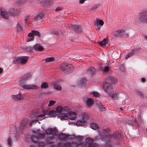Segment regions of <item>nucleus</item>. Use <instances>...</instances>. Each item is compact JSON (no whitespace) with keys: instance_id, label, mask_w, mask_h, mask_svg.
<instances>
[{"instance_id":"1","label":"nucleus","mask_w":147,"mask_h":147,"mask_svg":"<svg viewBox=\"0 0 147 147\" xmlns=\"http://www.w3.org/2000/svg\"><path fill=\"white\" fill-rule=\"evenodd\" d=\"M109 132V129H106L104 130L102 133H100L98 131V134L100 138L102 140H105L106 141L110 140V139L117 140L121 136L120 135H118V133H114L112 135L107 134Z\"/></svg>"},{"instance_id":"2","label":"nucleus","mask_w":147,"mask_h":147,"mask_svg":"<svg viewBox=\"0 0 147 147\" xmlns=\"http://www.w3.org/2000/svg\"><path fill=\"white\" fill-rule=\"evenodd\" d=\"M98 137L96 136L94 138V140L95 141L98 140ZM86 146L87 147H98L97 144L93 143V139L90 137L86 138L85 140Z\"/></svg>"},{"instance_id":"3","label":"nucleus","mask_w":147,"mask_h":147,"mask_svg":"<svg viewBox=\"0 0 147 147\" xmlns=\"http://www.w3.org/2000/svg\"><path fill=\"white\" fill-rule=\"evenodd\" d=\"M63 113H61L59 115V118L61 120L67 119L68 118V114L70 112L69 108L67 106L62 108Z\"/></svg>"},{"instance_id":"4","label":"nucleus","mask_w":147,"mask_h":147,"mask_svg":"<svg viewBox=\"0 0 147 147\" xmlns=\"http://www.w3.org/2000/svg\"><path fill=\"white\" fill-rule=\"evenodd\" d=\"M28 57L26 56H22L16 58L14 61L13 62L15 64L19 63L21 64H26Z\"/></svg>"},{"instance_id":"5","label":"nucleus","mask_w":147,"mask_h":147,"mask_svg":"<svg viewBox=\"0 0 147 147\" xmlns=\"http://www.w3.org/2000/svg\"><path fill=\"white\" fill-rule=\"evenodd\" d=\"M82 116V119H79L76 122V124L78 125H85L86 123V120L88 119L89 118L88 115L85 113Z\"/></svg>"},{"instance_id":"6","label":"nucleus","mask_w":147,"mask_h":147,"mask_svg":"<svg viewBox=\"0 0 147 147\" xmlns=\"http://www.w3.org/2000/svg\"><path fill=\"white\" fill-rule=\"evenodd\" d=\"M103 87L104 91L110 95L112 90V86L109 84L105 82L103 83Z\"/></svg>"},{"instance_id":"7","label":"nucleus","mask_w":147,"mask_h":147,"mask_svg":"<svg viewBox=\"0 0 147 147\" xmlns=\"http://www.w3.org/2000/svg\"><path fill=\"white\" fill-rule=\"evenodd\" d=\"M61 69L65 72L71 71L74 69L73 67L71 64L67 65L63 63L61 66Z\"/></svg>"},{"instance_id":"8","label":"nucleus","mask_w":147,"mask_h":147,"mask_svg":"<svg viewBox=\"0 0 147 147\" xmlns=\"http://www.w3.org/2000/svg\"><path fill=\"white\" fill-rule=\"evenodd\" d=\"M138 21L142 23L147 22V12H143L140 14V17L139 18Z\"/></svg>"},{"instance_id":"9","label":"nucleus","mask_w":147,"mask_h":147,"mask_svg":"<svg viewBox=\"0 0 147 147\" xmlns=\"http://www.w3.org/2000/svg\"><path fill=\"white\" fill-rule=\"evenodd\" d=\"M70 27L76 33H79L82 30V26L80 25H73Z\"/></svg>"},{"instance_id":"10","label":"nucleus","mask_w":147,"mask_h":147,"mask_svg":"<svg viewBox=\"0 0 147 147\" xmlns=\"http://www.w3.org/2000/svg\"><path fill=\"white\" fill-rule=\"evenodd\" d=\"M57 132V130L55 128H49L46 129L45 131V132L48 135L52 134L54 136H56V134Z\"/></svg>"},{"instance_id":"11","label":"nucleus","mask_w":147,"mask_h":147,"mask_svg":"<svg viewBox=\"0 0 147 147\" xmlns=\"http://www.w3.org/2000/svg\"><path fill=\"white\" fill-rule=\"evenodd\" d=\"M104 22L102 20H99L98 19H97L94 22L95 28L98 30L100 29L101 26H102Z\"/></svg>"},{"instance_id":"12","label":"nucleus","mask_w":147,"mask_h":147,"mask_svg":"<svg viewBox=\"0 0 147 147\" xmlns=\"http://www.w3.org/2000/svg\"><path fill=\"white\" fill-rule=\"evenodd\" d=\"M1 15L3 18L7 19L8 17V14L3 8H1Z\"/></svg>"},{"instance_id":"13","label":"nucleus","mask_w":147,"mask_h":147,"mask_svg":"<svg viewBox=\"0 0 147 147\" xmlns=\"http://www.w3.org/2000/svg\"><path fill=\"white\" fill-rule=\"evenodd\" d=\"M115 35L117 36H120L123 35H125L127 37L128 36V34H126L125 30H118L115 31Z\"/></svg>"},{"instance_id":"14","label":"nucleus","mask_w":147,"mask_h":147,"mask_svg":"<svg viewBox=\"0 0 147 147\" xmlns=\"http://www.w3.org/2000/svg\"><path fill=\"white\" fill-rule=\"evenodd\" d=\"M45 114L49 115L51 117H55L58 115L57 113L55 111L52 110L49 112L45 111Z\"/></svg>"},{"instance_id":"15","label":"nucleus","mask_w":147,"mask_h":147,"mask_svg":"<svg viewBox=\"0 0 147 147\" xmlns=\"http://www.w3.org/2000/svg\"><path fill=\"white\" fill-rule=\"evenodd\" d=\"M33 51H42L43 50V48L38 44H36L33 47Z\"/></svg>"},{"instance_id":"16","label":"nucleus","mask_w":147,"mask_h":147,"mask_svg":"<svg viewBox=\"0 0 147 147\" xmlns=\"http://www.w3.org/2000/svg\"><path fill=\"white\" fill-rule=\"evenodd\" d=\"M76 115L75 113L70 111L68 114V118L71 120H74L76 118Z\"/></svg>"},{"instance_id":"17","label":"nucleus","mask_w":147,"mask_h":147,"mask_svg":"<svg viewBox=\"0 0 147 147\" xmlns=\"http://www.w3.org/2000/svg\"><path fill=\"white\" fill-rule=\"evenodd\" d=\"M12 98L15 100H18L22 99L23 98V96L22 94H18L16 95H13Z\"/></svg>"},{"instance_id":"18","label":"nucleus","mask_w":147,"mask_h":147,"mask_svg":"<svg viewBox=\"0 0 147 147\" xmlns=\"http://www.w3.org/2000/svg\"><path fill=\"white\" fill-rule=\"evenodd\" d=\"M44 16V14L42 13H40L36 15L35 16V19L36 21L42 19Z\"/></svg>"},{"instance_id":"19","label":"nucleus","mask_w":147,"mask_h":147,"mask_svg":"<svg viewBox=\"0 0 147 147\" xmlns=\"http://www.w3.org/2000/svg\"><path fill=\"white\" fill-rule=\"evenodd\" d=\"M67 137V134L63 133L61 134L58 136V138L60 140H66Z\"/></svg>"},{"instance_id":"20","label":"nucleus","mask_w":147,"mask_h":147,"mask_svg":"<svg viewBox=\"0 0 147 147\" xmlns=\"http://www.w3.org/2000/svg\"><path fill=\"white\" fill-rule=\"evenodd\" d=\"M95 71L96 69L94 68L93 67H90L87 71L88 74L91 76H92L94 74Z\"/></svg>"},{"instance_id":"21","label":"nucleus","mask_w":147,"mask_h":147,"mask_svg":"<svg viewBox=\"0 0 147 147\" xmlns=\"http://www.w3.org/2000/svg\"><path fill=\"white\" fill-rule=\"evenodd\" d=\"M36 136L40 138H43L45 137V133L42 131H37Z\"/></svg>"},{"instance_id":"22","label":"nucleus","mask_w":147,"mask_h":147,"mask_svg":"<svg viewBox=\"0 0 147 147\" xmlns=\"http://www.w3.org/2000/svg\"><path fill=\"white\" fill-rule=\"evenodd\" d=\"M93 102V100L91 98H88L86 100V105L88 106L91 105Z\"/></svg>"},{"instance_id":"23","label":"nucleus","mask_w":147,"mask_h":147,"mask_svg":"<svg viewBox=\"0 0 147 147\" xmlns=\"http://www.w3.org/2000/svg\"><path fill=\"white\" fill-rule=\"evenodd\" d=\"M46 115H47L45 114V113H44V114H42L36 117V120H42L45 118Z\"/></svg>"},{"instance_id":"24","label":"nucleus","mask_w":147,"mask_h":147,"mask_svg":"<svg viewBox=\"0 0 147 147\" xmlns=\"http://www.w3.org/2000/svg\"><path fill=\"white\" fill-rule=\"evenodd\" d=\"M21 47L23 49H25V50L29 52L31 51H33V47H30L29 46L27 47Z\"/></svg>"},{"instance_id":"25","label":"nucleus","mask_w":147,"mask_h":147,"mask_svg":"<svg viewBox=\"0 0 147 147\" xmlns=\"http://www.w3.org/2000/svg\"><path fill=\"white\" fill-rule=\"evenodd\" d=\"M90 126L92 129L94 130H96L98 128L97 124L94 123H91L90 124Z\"/></svg>"},{"instance_id":"26","label":"nucleus","mask_w":147,"mask_h":147,"mask_svg":"<svg viewBox=\"0 0 147 147\" xmlns=\"http://www.w3.org/2000/svg\"><path fill=\"white\" fill-rule=\"evenodd\" d=\"M59 145L60 147H71L70 145V142H67L65 143H64L63 145H61L59 143Z\"/></svg>"},{"instance_id":"27","label":"nucleus","mask_w":147,"mask_h":147,"mask_svg":"<svg viewBox=\"0 0 147 147\" xmlns=\"http://www.w3.org/2000/svg\"><path fill=\"white\" fill-rule=\"evenodd\" d=\"M8 14V16H13L15 14V11L14 9H11L9 10Z\"/></svg>"},{"instance_id":"28","label":"nucleus","mask_w":147,"mask_h":147,"mask_svg":"<svg viewBox=\"0 0 147 147\" xmlns=\"http://www.w3.org/2000/svg\"><path fill=\"white\" fill-rule=\"evenodd\" d=\"M108 40L106 38H104L101 42H99V45L101 46L105 45L108 43Z\"/></svg>"},{"instance_id":"29","label":"nucleus","mask_w":147,"mask_h":147,"mask_svg":"<svg viewBox=\"0 0 147 147\" xmlns=\"http://www.w3.org/2000/svg\"><path fill=\"white\" fill-rule=\"evenodd\" d=\"M80 85L83 86L86 84L87 80L85 78H84L80 80Z\"/></svg>"},{"instance_id":"30","label":"nucleus","mask_w":147,"mask_h":147,"mask_svg":"<svg viewBox=\"0 0 147 147\" xmlns=\"http://www.w3.org/2000/svg\"><path fill=\"white\" fill-rule=\"evenodd\" d=\"M113 100H116L119 98V94L117 93H115L111 95H110Z\"/></svg>"},{"instance_id":"31","label":"nucleus","mask_w":147,"mask_h":147,"mask_svg":"<svg viewBox=\"0 0 147 147\" xmlns=\"http://www.w3.org/2000/svg\"><path fill=\"white\" fill-rule=\"evenodd\" d=\"M26 126V124L23 123L20 126V129H19V131L21 133H23L24 132V128Z\"/></svg>"},{"instance_id":"32","label":"nucleus","mask_w":147,"mask_h":147,"mask_svg":"<svg viewBox=\"0 0 147 147\" xmlns=\"http://www.w3.org/2000/svg\"><path fill=\"white\" fill-rule=\"evenodd\" d=\"M108 80H109L111 83H114L117 81L116 79L114 77L110 76L109 77Z\"/></svg>"},{"instance_id":"33","label":"nucleus","mask_w":147,"mask_h":147,"mask_svg":"<svg viewBox=\"0 0 147 147\" xmlns=\"http://www.w3.org/2000/svg\"><path fill=\"white\" fill-rule=\"evenodd\" d=\"M31 139L33 142L37 143L38 142V139L35 136H32L31 137Z\"/></svg>"},{"instance_id":"34","label":"nucleus","mask_w":147,"mask_h":147,"mask_svg":"<svg viewBox=\"0 0 147 147\" xmlns=\"http://www.w3.org/2000/svg\"><path fill=\"white\" fill-rule=\"evenodd\" d=\"M86 144L84 142H78V147H86Z\"/></svg>"},{"instance_id":"35","label":"nucleus","mask_w":147,"mask_h":147,"mask_svg":"<svg viewBox=\"0 0 147 147\" xmlns=\"http://www.w3.org/2000/svg\"><path fill=\"white\" fill-rule=\"evenodd\" d=\"M56 111L57 114L60 113L62 111V107L61 106H58L56 108Z\"/></svg>"},{"instance_id":"36","label":"nucleus","mask_w":147,"mask_h":147,"mask_svg":"<svg viewBox=\"0 0 147 147\" xmlns=\"http://www.w3.org/2000/svg\"><path fill=\"white\" fill-rule=\"evenodd\" d=\"M53 86L57 90H61V86L57 84H54Z\"/></svg>"},{"instance_id":"37","label":"nucleus","mask_w":147,"mask_h":147,"mask_svg":"<svg viewBox=\"0 0 147 147\" xmlns=\"http://www.w3.org/2000/svg\"><path fill=\"white\" fill-rule=\"evenodd\" d=\"M78 142H70L71 147H78Z\"/></svg>"},{"instance_id":"38","label":"nucleus","mask_w":147,"mask_h":147,"mask_svg":"<svg viewBox=\"0 0 147 147\" xmlns=\"http://www.w3.org/2000/svg\"><path fill=\"white\" fill-rule=\"evenodd\" d=\"M46 142L47 144L51 143L53 142L52 138L51 137L48 138L46 140Z\"/></svg>"},{"instance_id":"39","label":"nucleus","mask_w":147,"mask_h":147,"mask_svg":"<svg viewBox=\"0 0 147 147\" xmlns=\"http://www.w3.org/2000/svg\"><path fill=\"white\" fill-rule=\"evenodd\" d=\"M55 60V59L53 57L47 58L45 59V61L47 62H51Z\"/></svg>"},{"instance_id":"40","label":"nucleus","mask_w":147,"mask_h":147,"mask_svg":"<svg viewBox=\"0 0 147 147\" xmlns=\"http://www.w3.org/2000/svg\"><path fill=\"white\" fill-rule=\"evenodd\" d=\"M7 142L8 143V144L9 146H11V145L12 143V138L10 137H9L7 140Z\"/></svg>"},{"instance_id":"41","label":"nucleus","mask_w":147,"mask_h":147,"mask_svg":"<svg viewBox=\"0 0 147 147\" xmlns=\"http://www.w3.org/2000/svg\"><path fill=\"white\" fill-rule=\"evenodd\" d=\"M99 6L98 4H97L94 5L93 7L90 9V10H94L98 8Z\"/></svg>"},{"instance_id":"42","label":"nucleus","mask_w":147,"mask_h":147,"mask_svg":"<svg viewBox=\"0 0 147 147\" xmlns=\"http://www.w3.org/2000/svg\"><path fill=\"white\" fill-rule=\"evenodd\" d=\"M48 87L47 83L46 82L43 83L41 85V88H46Z\"/></svg>"},{"instance_id":"43","label":"nucleus","mask_w":147,"mask_h":147,"mask_svg":"<svg viewBox=\"0 0 147 147\" xmlns=\"http://www.w3.org/2000/svg\"><path fill=\"white\" fill-rule=\"evenodd\" d=\"M104 72H107L109 70V68L108 66H105L101 69Z\"/></svg>"},{"instance_id":"44","label":"nucleus","mask_w":147,"mask_h":147,"mask_svg":"<svg viewBox=\"0 0 147 147\" xmlns=\"http://www.w3.org/2000/svg\"><path fill=\"white\" fill-rule=\"evenodd\" d=\"M93 96L94 97H98L100 96V94H99L96 92H94L92 93Z\"/></svg>"},{"instance_id":"45","label":"nucleus","mask_w":147,"mask_h":147,"mask_svg":"<svg viewBox=\"0 0 147 147\" xmlns=\"http://www.w3.org/2000/svg\"><path fill=\"white\" fill-rule=\"evenodd\" d=\"M32 32H33V35H35L36 36H39L40 33L38 31H35L33 30H32Z\"/></svg>"},{"instance_id":"46","label":"nucleus","mask_w":147,"mask_h":147,"mask_svg":"<svg viewBox=\"0 0 147 147\" xmlns=\"http://www.w3.org/2000/svg\"><path fill=\"white\" fill-rule=\"evenodd\" d=\"M124 65L122 64L119 66L120 69L122 71H124L125 70V68L124 67Z\"/></svg>"},{"instance_id":"47","label":"nucleus","mask_w":147,"mask_h":147,"mask_svg":"<svg viewBox=\"0 0 147 147\" xmlns=\"http://www.w3.org/2000/svg\"><path fill=\"white\" fill-rule=\"evenodd\" d=\"M59 32H60L59 30H54L52 31L51 32V34H58L59 33Z\"/></svg>"},{"instance_id":"48","label":"nucleus","mask_w":147,"mask_h":147,"mask_svg":"<svg viewBox=\"0 0 147 147\" xmlns=\"http://www.w3.org/2000/svg\"><path fill=\"white\" fill-rule=\"evenodd\" d=\"M30 86V89H36L37 88V86L36 85H29Z\"/></svg>"},{"instance_id":"49","label":"nucleus","mask_w":147,"mask_h":147,"mask_svg":"<svg viewBox=\"0 0 147 147\" xmlns=\"http://www.w3.org/2000/svg\"><path fill=\"white\" fill-rule=\"evenodd\" d=\"M55 103V101L53 100H51L49 102L48 106L50 107L52 106Z\"/></svg>"},{"instance_id":"50","label":"nucleus","mask_w":147,"mask_h":147,"mask_svg":"<svg viewBox=\"0 0 147 147\" xmlns=\"http://www.w3.org/2000/svg\"><path fill=\"white\" fill-rule=\"evenodd\" d=\"M133 52L130 53L129 54H128L127 55H126L125 56V58L126 59H128L129 57L131 56L133 54Z\"/></svg>"},{"instance_id":"51","label":"nucleus","mask_w":147,"mask_h":147,"mask_svg":"<svg viewBox=\"0 0 147 147\" xmlns=\"http://www.w3.org/2000/svg\"><path fill=\"white\" fill-rule=\"evenodd\" d=\"M135 93L137 94L139 96H143V94L141 92L138 91L136 90H135Z\"/></svg>"},{"instance_id":"52","label":"nucleus","mask_w":147,"mask_h":147,"mask_svg":"<svg viewBox=\"0 0 147 147\" xmlns=\"http://www.w3.org/2000/svg\"><path fill=\"white\" fill-rule=\"evenodd\" d=\"M83 138V137L81 136H77L76 137V139L77 140H82Z\"/></svg>"},{"instance_id":"53","label":"nucleus","mask_w":147,"mask_h":147,"mask_svg":"<svg viewBox=\"0 0 147 147\" xmlns=\"http://www.w3.org/2000/svg\"><path fill=\"white\" fill-rule=\"evenodd\" d=\"M30 85H24L22 86V87L25 89H30Z\"/></svg>"},{"instance_id":"54","label":"nucleus","mask_w":147,"mask_h":147,"mask_svg":"<svg viewBox=\"0 0 147 147\" xmlns=\"http://www.w3.org/2000/svg\"><path fill=\"white\" fill-rule=\"evenodd\" d=\"M67 137L69 139H72L75 138V136L74 135H70L68 134H67Z\"/></svg>"},{"instance_id":"55","label":"nucleus","mask_w":147,"mask_h":147,"mask_svg":"<svg viewBox=\"0 0 147 147\" xmlns=\"http://www.w3.org/2000/svg\"><path fill=\"white\" fill-rule=\"evenodd\" d=\"M44 145V144L43 142H39L38 144V147H43Z\"/></svg>"},{"instance_id":"56","label":"nucleus","mask_w":147,"mask_h":147,"mask_svg":"<svg viewBox=\"0 0 147 147\" xmlns=\"http://www.w3.org/2000/svg\"><path fill=\"white\" fill-rule=\"evenodd\" d=\"M100 110L102 111H104L106 110L105 108L102 106L100 107L99 108Z\"/></svg>"},{"instance_id":"57","label":"nucleus","mask_w":147,"mask_h":147,"mask_svg":"<svg viewBox=\"0 0 147 147\" xmlns=\"http://www.w3.org/2000/svg\"><path fill=\"white\" fill-rule=\"evenodd\" d=\"M62 7H59L55 9V11H59L62 9Z\"/></svg>"},{"instance_id":"58","label":"nucleus","mask_w":147,"mask_h":147,"mask_svg":"<svg viewBox=\"0 0 147 147\" xmlns=\"http://www.w3.org/2000/svg\"><path fill=\"white\" fill-rule=\"evenodd\" d=\"M28 36L30 37H32L34 36L32 32V31L31 32H30L29 33V34H28Z\"/></svg>"},{"instance_id":"59","label":"nucleus","mask_w":147,"mask_h":147,"mask_svg":"<svg viewBox=\"0 0 147 147\" xmlns=\"http://www.w3.org/2000/svg\"><path fill=\"white\" fill-rule=\"evenodd\" d=\"M86 0H79V3H82L84 2Z\"/></svg>"},{"instance_id":"60","label":"nucleus","mask_w":147,"mask_h":147,"mask_svg":"<svg viewBox=\"0 0 147 147\" xmlns=\"http://www.w3.org/2000/svg\"><path fill=\"white\" fill-rule=\"evenodd\" d=\"M52 3V1H51V0H50V2L49 3H47V6H49L51 5V4Z\"/></svg>"},{"instance_id":"61","label":"nucleus","mask_w":147,"mask_h":147,"mask_svg":"<svg viewBox=\"0 0 147 147\" xmlns=\"http://www.w3.org/2000/svg\"><path fill=\"white\" fill-rule=\"evenodd\" d=\"M36 121L34 120H32V121L31 122H30V126L33 123L35 122Z\"/></svg>"},{"instance_id":"62","label":"nucleus","mask_w":147,"mask_h":147,"mask_svg":"<svg viewBox=\"0 0 147 147\" xmlns=\"http://www.w3.org/2000/svg\"><path fill=\"white\" fill-rule=\"evenodd\" d=\"M22 29V27L20 26H18V30H20Z\"/></svg>"},{"instance_id":"63","label":"nucleus","mask_w":147,"mask_h":147,"mask_svg":"<svg viewBox=\"0 0 147 147\" xmlns=\"http://www.w3.org/2000/svg\"><path fill=\"white\" fill-rule=\"evenodd\" d=\"M29 18V16H27V17H26L25 19V22H26V21H27V20Z\"/></svg>"},{"instance_id":"64","label":"nucleus","mask_w":147,"mask_h":147,"mask_svg":"<svg viewBox=\"0 0 147 147\" xmlns=\"http://www.w3.org/2000/svg\"><path fill=\"white\" fill-rule=\"evenodd\" d=\"M141 81L143 82H145L146 79L144 78H142L141 79Z\"/></svg>"}]
</instances>
